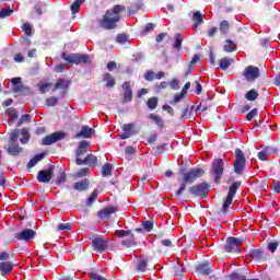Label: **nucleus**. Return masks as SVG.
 <instances>
[{"instance_id": "obj_1", "label": "nucleus", "mask_w": 280, "mask_h": 280, "mask_svg": "<svg viewBox=\"0 0 280 280\" xmlns=\"http://www.w3.org/2000/svg\"><path fill=\"white\" fill-rule=\"evenodd\" d=\"M201 176H205L203 168H190L188 172L183 173L182 184L178 190L175 192L176 198H180L185 189H187V185L196 183V180H198V178Z\"/></svg>"}, {"instance_id": "obj_2", "label": "nucleus", "mask_w": 280, "mask_h": 280, "mask_svg": "<svg viewBox=\"0 0 280 280\" xmlns=\"http://www.w3.org/2000/svg\"><path fill=\"white\" fill-rule=\"evenodd\" d=\"M242 187V182H234L229 188L228 196L225 200L223 201L221 213L225 215V213H229V207L233 205V198H235V195L237 194V189Z\"/></svg>"}, {"instance_id": "obj_3", "label": "nucleus", "mask_w": 280, "mask_h": 280, "mask_svg": "<svg viewBox=\"0 0 280 280\" xmlns=\"http://www.w3.org/2000/svg\"><path fill=\"white\" fill-rule=\"evenodd\" d=\"M121 21V15H110V12H105L98 24L103 30H117V23Z\"/></svg>"}, {"instance_id": "obj_4", "label": "nucleus", "mask_w": 280, "mask_h": 280, "mask_svg": "<svg viewBox=\"0 0 280 280\" xmlns=\"http://www.w3.org/2000/svg\"><path fill=\"white\" fill-rule=\"evenodd\" d=\"M211 174L213 176V182L215 185H220L222 176H224V160L214 159L211 163Z\"/></svg>"}, {"instance_id": "obj_5", "label": "nucleus", "mask_w": 280, "mask_h": 280, "mask_svg": "<svg viewBox=\"0 0 280 280\" xmlns=\"http://www.w3.org/2000/svg\"><path fill=\"white\" fill-rule=\"evenodd\" d=\"M61 58L70 65H89V62H91V56L82 54L67 55V52H62Z\"/></svg>"}, {"instance_id": "obj_6", "label": "nucleus", "mask_w": 280, "mask_h": 280, "mask_svg": "<svg viewBox=\"0 0 280 280\" xmlns=\"http://www.w3.org/2000/svg\"><path fill=\"white\" fill-rule=\"evenodd\" d=\"M234 156V172L237 176H242L246 167V156L244 155V152L241 151V149H235Z\"/></svg>"}, {"instance_id": "obj_7", "label": "nucleus", "mask_w": 280, "mask_h": 280, "mask_svg": "<svg viewBox=\"0 0 280 280\" xmlns=\"http://www.w3.org/2000/svg\"><path fill=\"white\" fill-rule=\"evenodd\" d=\"M116 237H126L121 241V245L126 246V248H130L132 246H137V240H135V234L130 230H116L114 232Z\"/></svg>"}, {"instance_id": "obj_8", "label": "nucleus", "mask_w": 280, "mask_h": 280, "mask_svg": "<svg viewBox=\"0 0 280 280\" xmlns=\"http://www.w3.org/2000/svg\"><path fill=\"white\" fill-rule=\"evenodd\" d=\"M189 192L197 198H208L209 196V185L207 182L194 185L189 188Z\"/></svg>"}, {"instance_id": "obj_9", "label": "nucleus", "mask_w": 280, "mask_h": 280, "mask_svg": "<svg viewBox=\"0 0 280 280\" xmlns=\"http://www.w3.org/2000/svg\"><path fill=\"white\" fill-rule=\"evenodd\" d=\"M14 240L18 242H32L36 237V231L32 229H25L21 232H16L13 234Z\"/></svg>"}, {"instance_id": "obj_10", "label": "nucleus", "mask_w": 280, "mask_h": 280, "mask_svg": "<svg viewBox=\"0 0 280 280\" xmlns=\"http://www.w3.org/2000/svg\"><path fill=\"white\" fill-rule=\"evenodd\" d=\"M67 135L62 131H56L54 133H50L46 136L42 140V145H54V143H58V141H62Z\"/></svg>"}, {"instance_id": "obj_11", "label": "nucleus", "mask_w": 280, "mask_h": 280, "mask_svg": "<svg viewBox=\"0 0 280 280\" xmlns=\"http://www.w3.org/2000/svg\"><path fill=\"white\" fill-rule=\"evenodd\" d=\"M240 244H242V240L237 237H228L224 244L225 253H240Z\"/></svg>"}, {"instance_id": "obj_12", "label": "nucleus", "mask_w": 280, "mask_h": 280, "mask_svg": "<svg viewBox=\"0 0 280 280\" xmlns=\"http://www.w3.org/2000/svg\"><path fill=\"white\" fill-rule=\"evenodd\" d=\"M117 206H110L107 208H103L102 210L97 211L96 215L100 218V220H104L105 222H109L110 218H113V213H116L118 211Z\"/></svg>"}, {"instance_id": "obj_13", "label": "nucleus", "mask_w": 280, "mask_h": 280, "mask_svg": "<svg viewBox=\"0 0 280 280\" xmlns=\"http://www.w3.org/2000/svg\"><path fill=\"white\" fill-rule=\"evenodd\" d=\"M92 246L97 253H104L108 248V241L100 235L92 237Z\"/></svg>"}, {"instance_id": "obj_14", "label": "nucleus", "mask_w": 280, "mask_h": 280, "mask_svg": "<svg viewBox=\"0 0 280 280\" xmlns=\"http://www.w3.org/2000/svg\"><path fill=\"white\" fill-rule=\"evenodd\" d=\"M243 75L247 82H255V80H257V78L260 75L259 68L255 66H247L243 72Z\"/></svg>"}, {"instance_id": "obj_15", "label": "nucleus", "mask_w": 280, "mask_h": 280, "mask_svg": "<svg viewBox=\"0 0 280 280\" xmlns=\"http://www.w3.org/2000/svg\"><path fill=\"white\" fill-rule=\"evenodd\" d=\"M196 272L198 277H209L213 272V267H211V262L205 261L196 267Z\"/></svg>"}, {"instance_id": "obj_16", "label": "nucleus", "mask_w": 280, "mask_h": 280, "mask_svg": "<svg viewBox=\"0 0 280 280\" xmlns=\"http://www.w3.org/2000/svg\"><path fill=\"white\" fill-rule=\"evenodd\" d=\"M54 166H50L48 170H42L37 174L38 183H51L54 178Z\"/></svg>"}, {"instance_id": "obj_17", "label": "nucleus", "mask_w": 280, "mask_h": 280, "mask_svg": "<svg viewBox=\"0 0 280 280\" xmlns=\"http://www.w3.org/2000/svg\"><path fill=\"white\" fill-rule=\"evenodd\" d=\"M77 165H89V167H96L97 166V156L94 154H88L85 159L77 158L75 159Z\"/></svg>"}, {"instance_id": "obj_18", "label": "nucleus", "mask_w": 280, "mask_h": 280, "mask_svg": "<svg viewBox=\"0 0 280 280\" xmlns=\"http://www.w3.org/2000/svg\"><path fill=\"white\" fill-rule=\"evenodd\" d=\"M93 135H95V129L89 126H83L81 131L75 133L74 139H91Z\"/></svg>"}, {"instance_id": "obj_19", "label": "nucleus", "mask_w": 280, "mask_h": 280, "mask_svg": "<svg viewBox=\"0 0 280 280\" xmlns=\"http://www.w3.org/2000/svg\"><path fill=\"white\" fill-rule=\"evenodd\" d=\"M277 149L272 147H265L260 152H258V159L260 161H267L269 156H272V154H277Z\"/></svg>"}, {"instance_id": "obj_20", "label": "nucleus", "mask_w": 280, "mask_h": 280, "mask_svg": "<svg viewBox=\"0 0 280 280\" xmlns=\"http://www.w3.org/2000/svg\"><path fill=\"white\" fill-rule=\"evenodd\" d=\"M122 89H124V104L128 102H132V88H130V82L125 81L122 83Z\"/></svg>"}, {"instance_id": "obj_21", "label": "nucleus", "mask_w": 280, "mask_h": 280, "mask_svg": "<svg viewBox=\"0 0 280 280\" xmlns=\"http://www.w3.org/2000/svg\"><path fill=\"white\" fill-rule=\"evenodd\" d=\"M249 255L252 259H255L256 261H266L268 259L264 249H252Z\"/></svg>"}, {"instance_id": "obj_22", "label": "nucleus", "mask_w": 280, "mask_h": 280, "mask_svg": "<svg viewBox=\"0 0 280 280\" xmlns=\"http://www.w3.org/2000/svg\"><path fill=\"white\" fill-rule=\"evenodd\" d=\"M135 129V124H126L122 126L124 133L119 135V139H130L135 132L132 131Z\"/></svg>"}, {"instance_id": "obj_23", "label": "nucleus", "mask_w": 280, "mask_h": 280, "mask_svg": "<svg viewBox=\"0 0 280 280\" xmlns=\"http://www.w3.org/2000/svg\"><path fill=\"white\" fill-rule=\"evenodd\" d=\"M12 270H14V264L11 261L5 260L0 262V275H2V277H5V275L12 272Z\"/></svg>"}, {"instance_id": "obj_24", "label": "nucleus", "mask_w": 280, "mask_h": 280, "mask_svg": "<svg viewBox=\"0 0 280 280\" xmlns=\"http://www.w3.org/2000/svg\"><path fill=\"white\" fill-rule=\"evenodd\" d=\"M7 152L11 156H19V154L23 152V148H20L19 143L12 142V143H9V148L7 149Z\"/></svg>"}, {"instance_id": "obj_25", "label": "nucleus", "mask_w": 280, "mask_h": 280, "mask_svg": "<svg viewBox=\"0 0 280 280\" xmlns=\"http://www.w3.org/2000/svg\"><path fill=\"white\" fill-rule=\"evenodd\" d=\"M91 183L89 182V179H81L80 182L74 183L73 185V189L75 191H86V189H89Z\"/></svg>"}, {"instance_id": "obj_26", "label": "nucleus", "mask_w": 280, "mask_h": 280, "mask_svg": "<svg viewBox=\"0 0 280 280\" xmlns=\"http://www.w3.org/2000/svg\"><path fill=\"white\" fill-rule=\"evenodd\" d=\"M86 152H89V141H81L75 152L77 159H80V156H83Z\"/></svg>"}, {"instance_id": "obj_27", "label": "nucleus", "mask_w": 280, "mask_h": 280, "mask_svg": "<svg viewBox=\"0 0 280 280\" xmlns=\"http://www.w3.org/2000/svg\"><path fill=\"white\" fill-rule=\"evenodd\" d=\"M237 49V43L233 42L232 39H225V44L223 45V50L225 54H233Z\"/></svg>"}, {"instance_id": "obj_28", "label": "nucleus", "mask_w": 280, "mask_h": 280, "mask_svg": "<svg viewBox=\"0 0 280 280\" xmlns=\"http://www.w3.org/2000/svg\"><path fill=\"white\" fill-rule=\"evenodd\" d=\"M219 31L222 36H226L229 32H231V23L229 21L223 20L219 23Z\"/></svg>"}, {"instance_id": "obj_29", "label": "nucleus", "mask_w": 280, "mask_h": 280, "mask_svg": "<svg viewBox=\"0 0 280 280\" xmlns=\"http://www.w3.org/2000/svg\"><path fill=\"white\" fill-rule=\"evenodd\" d=\"M106 12H109L110 16H119L121 12H126V5L116 4L112 9L107 10Z\"/></svg>"}, {"instance_id": "obj_30", "label": "nucleus", "mask_w": 280, "mask_h": 280, "mask_svg": "<svg viewBox=\"0 0 280 280\" xmlns=\"http://www.w3.org/2000/svg\"><path fill=\"white\" fill-rule=\"evenodd\" d=\"M192 21L195 30H198V25H202V23H205V18L202 16V13H200V11H196L192 14Z\"/></svg>"}, {"instance_id": "obj_31", "label": "nucleus", "mask_w": 280, "mask_h": 280, "mask_svg": "<svg viewBox=\"0 0 280 280\" xmlns=\"http://www.w3.org/2000/svg\"><path fill=\"white\" fill-rule=\"evenodd\" d=\"M45 159V153H38V154H36L33 159H31L30 161H28V163L26 164V167L28 168V170H32V167H35V165L37 164V163H39V161H43Z\"/></svg>"}, {"instance_id": "obj_32", "label": "nucleus", "mask_w": 280, "mask_h": 280, "mask_svg": "<svg viewBox=\"0 0 280 280\" xmlns=\"http://www.w3.org/2000/svg\"><path fill=\"white\" fill-rule=\"evenodd\" d=\"M174 40H175V43L173 44V48L174 49H183V42L185 40V36L183 35V33H177L174 36Z\"/></svg>"}, {"instance_id": "obj_33", "label": "nucleus", "mask_w": 280, "mask_h": 280, "mask_svg": "<svg viewBox=\"0 0 280 280\" xmlns=\"http://www.w3.org/2000/svg\"><path fill=\"white\" fill-rule=\"evenodd\" d=\"M185 272H186L185 265L177 262L173 266V273L175 275V277L182 278L183 275H185Z\"/></svg>"}, {"instance_id": "obj_34", "label": "nucleus", "mask_w": 280, "mask_h": 280, "mask_svg": "<svg viewBox=\"0 0 280 280\" xmlns=\"http://www.w3.org/2000/svg\"><path fill=\"white\" fill-rule=\"evenodd\" d=\"M235 62L233 59H229L226 57L220 59L219 61V67L222 71H226V69H229V67H231V65Z\"/></svg>"}, {"instance_id": "obj_35", "label": "nucleus", "mask_w": 280, "mask_h": 280, "mask_svg": "<svg viewBox=\"0 0 280 280\" xmlns=\"http://www.w3.org/2000/svg\"><path fill=\"white\" fill-rule=\"evenodd\" d=\"M257 97H259V92H257L255 89H252L245 93V100H247V102H255Z\"/></svg>"}, {"instance_id": "obj_36", "label": "nucleus", "mask_w": 280, "mask_h": 280, "mask_svg": "<svg viewBox=\"0 0 280 280\" xmlns=\"http://www.w3.org/2000/svg\"><path fill=\"white\" fill-rule=\"evenodd\" d=\"M103 82H106L107 89H113L116 84L115 78L108 72L103 75Z\"/></svg>"}, {"instance_id": "obj_37", "label": "nucleus", "mask_w": 280, "mask_h": 280, "mask_svg": "<svg viewBox=\"0 0 280 280\" xmlns=\"http://www.w3.org/2000/svg\"><path fill=\"white\" fill-rule=\"evenodd\" d=\"M71 82L65 79H58L57 83L55 84L54 91H58L59 89H69Z\"/></svg>"}, {"instance_id": "obj_38", "label": "nucleus", "mask_w": 280, "mask_h": 280, "mask_svg": "<svg viewBox=\"0 0 280 280\" xmlns=\"http://www.w3.org/2000/svg\"><path fill=\"white\" fill-rule=\"evenodd\" d=\"M149 118L154 121V124H156L158 127L160 128H165V121H163V118H161L160 116L158 115H154V114H150L149 115Z\"/></svg>"}, {"instance_id": "obj_39", "label": "nucleus", "mask_w": 280, "mask_h": 280, "mask_svg": "<svg viewBox=\"0 0 280 280\" xmlns=\"http://www.w3.org/2000/svg\"><path fill=\"white\" fill-rule=\"evenodd\" d=\"M84 1L86 0H74L70 7V10L72 12V14H78V12H80V7L82 5V3H84Z\"/></svg>"}, {"instance_id": "obj_40", "label": "nucleus", "mask_w": 280, "mask_h": 280, "mask_svg": "<svg viewBox=\"0 0 280 280\" xmlns=\"http://www.w3.org/2000/svg\"><path fill=\"white\" fill-rule=\"evenodd\" d=\"M147 106L148 108H150V110L156 109V107L159 106V97L156 96L150 97L147 102Z\"/></svg>"}, {"instance_id": "obj_41", "label": "nucleus", "mask_w": 280, "mask_h": 280, "mask_svg": "<svg viewBox=\"0 0 280 280\" xmlns=\"http://www.w3.org/2000/svg\"><path fill=\"white\" fill-rule=\"evenodd\" d=\"M21 135H22V138L20 139L21 143L25 144V143H30V131H27L26 128H23L21 130Z\"/></svg>"}, {"instance_id": "obj_42", "label": "nucleus", "mask_w": 280, "mask_h": 280, "mask_svg": "<svg viewBox=\"0 0 280 280\" xmlns=\"http://www.w3.org/2000/svg\"><path fill=\"white\" fill-rule=\"evenodd\" d=\"M112 172H113V164H110V163L104 164V166L102 168V175L110 176Z\"/></svg>"}, {"instance_id": "obj_43", "label": "nucleus", "mask_w": 280, "mask_h": 280, "mask_svg": "<svg viewBox=\"0 0 280 280\" xmlns=\"http://www.w3.org/2000/svg\"><path fill=\"white\" fill-rule=\"evenodd\" d=\"M11 121H16V119H19V113L16 112L15 108H12L10 107L8 110H7Z\"/></svg>"}, {"instance_id": "obj_44", "label": "nucleus", "mask_w": 280, "mask_h": 280, "mask_svg": "<svg viewBox=\"0 0 280 280\" xmlns=\"http://www.w3.org/2000/svg\"><path fill=\"white\" fill-rule=\"evenodd\" d=\"M145 268H148V260L147 259L139 260L137 265V270H139V272H145Z\"/></svg>"}, {"instance_id": "obj_45", "label": "nucleus", "mask_w": 280, "mask_h": 280, "mask_svg": "<svg viewBox=\"0 0 280 280\" xmlns=\"http://www.w3.org/2000/svg\"><path fill=\"white\" fill-rule=\"evenodd\" d=\"M97 196H98V192L97 190H93L91 196L88 198L86 200V205L88 207H91V205H93V202H95V200H97Z\"/></svg>"}, {"instance_id": "obj_46", "label": "nucleus", "mask_w": 280, "mask_h": 280, "mask_svg": "<svg viewBox=\"0 0 280 280\" xmlns=\"http://www.w3.org/2000/svg\"><path fill=\"white\" fill-rule=\"evenodd\" d=\"M25 121H27V122L32 121V116H30V114H24L20 117V119L18 121V127L23 126V124H25Z\"/></svg>"}, {"instance_id": "obj_47", "label": "nucleus", "mask_w": 280, "mask_h": 280, "mask_svg": "<svg viewBox=\"0 0 280 280\" xmlns=\"http://www.w3.org/2000/svg\"><path fill=\"white\" fill-rule=\"evenodd\" d=\"M128 35L126 33L118 34L116 36V43H119L120 45H124V43H128Z\"/></svg>"}, {"instance_id": "obj_48", "label": "nucleus", "mask_w": 280, "mask_h": 280, "mask_svg": "<svg viewBox=\"0 0 280 280\" xmlns=\"http://www.w3.org/2000/svg\"><path fill=\"white\" fill-rule=\"evenodd\" d=\"M14 14V11L10 8H4L0 11V19H5V16H12Z\"/></svg>"}, {"instance_id": "obj_49", "label": "nucleus", "mask_w": 280, "mask_h": 280, "mask_svg": "<svg viewBox=\"0 0 280 280\" xmlns=\"http://www.w3.org/2000/svg\"><path fill=\"white\" fill-rule=\"evenodd\" d=\"M156 79V73H154V71L152 70H148L144 73V80H147V82H153V80Z\"/></svg>"}, {"instance_id": "obj_50", "label": "nucleus", "mask_w": 280, "mask_h": 280, "mask_svg": "<svg viewBox=\"0 0 280 280\" xmlns=\"http://www.w3.org/2000/svg\"><path fill=\"white\" fill-rule=\"evenodd\" d=\"M65 183H67V173L61 172L56 180V185H65Z\"/></svg>"}, {"instance_id": "obj_51", "label": "nucleus", "mask_w": 280, "mask_h": 280, "mask_svg": "<svg viewBox=\"0 0 280 280\" xmlns=\"http://www.w3.org/2000/svg\"><path fill=\"white\" fill-rule=\"evenodd\" d=\"M71 223H60L58 224L56 231L60 232V231H71Z\"/></svg>"}, {"instance_id": "obj_52", "label": "nucleus", "mask_w": 280, "mask_h": 280, "mask_svg": "<svg viewBox=\"0 0 280 280\" xmlns=\"http://www.w3.org/2000/svg\"><path fill=\"white\" fill-rule=\"evenodd\" d=\"M19 141V129H15L11 132L9 143H16Z\"/></svg>"}, {"instance_id": "obj_53", "label": "nucleus", "mask_w": 280, "mask_h": 280, "mask_svg": "<svg viewBox=\"0 0 280 280\" xmlns=\"http://www.w3.org/2000/svg\"><path fill=\"white\" fill-rule=\"evenodd\" d=\"M142 228L144 229V231H148V233H150V231L154 229V221H144L142 223Z\"/></svg>"}, {"instance_id": "obj_54", "label": "nucleus", "mask_w": 280, "mask_h": 280, "mask_svg": "<svg viewBox=\"0 0 280 280\" xmlns=\"http://www.w3.org/2000/svg\"><path fill=\"white\" fill-rule=\"evenodd\" d=\"M45 8V3L43 2H38L35 4L34 10L36 12V14H38V16H40L44 12L43 9Z\"/></svg>"}, {"instance_id": "obj_55", "label": "nucleus", "mask_w": 280, "mask_h": 280, "mask_svg": "<svg viewBox=\"0 0 280 280\" xmlns=\"http://www.w3.org/2000/svg\"><path fill=\"white\" fill-rule=\"evenodd\" d=\"M22 30L26 36H32V24L24 23Z\"/></svg>"}, {"instance_id": "obj_56", "label": "nucleus", "mask_w": 280, "mask_h": 280, "mask_svg": "<svg viewBox=\"0 0 280 280\" xmlns=\"http://www.w3.org/2000/svg\"><path fill=\"white\" fill-rule=\"evenodd\" d=\"M46 104L48 106H56L58 104V97L50 96V97L46 98Z\"/></svg>"}, {"instance_id": "obj_57", "label": "nucleus", "mask_w": 280, "mask_h": 280, "mask_svg": "<svg viewBox=\"0 0 280 280\" xmlns=\"http://www.w3.org/2000/svg\"><path fill=\"white\" fill-rule=\"evenodd\" d=\"M257 117V108L252 109L247 115H246V120L247 121H253Z\"/></svg>"}, {"instance_id": "obj_58", "label": "nucleus", "mask_w": 280, "mask_h": 280, "mask_svg": "<svg viewBox=\"0 0 280 280\" xmlns=\"http://www.w3.org/2000/svg\"><path fill=\"white\" fill-rule=\"evenodd\" d=\"M170 86V83L167 81H162L160 84H156L154 86L155 91H163V89H167Z\"/></svg>"}, {"instance_id": "obj_59", "label": "nucleus", "mask_w": 280, "mask_h": 280, "mask_svg": "<svg viewBox=\"0 0 280 280\" xmlns=\"http://www.w3.org/2000/svg\"><path fill=\"white\" fill-rule=\"evenodd\" d=\"M25 89H26L25 85H23L21 83L12 86L13 93H23V91H25Z\"/></svg>"}, {"instance_id": "obj_60", "label": "nucleus", "mask_w": 280, "mask_h": 280, "mask_svg": "<svg viewBox=\"0 0 280 280\" xmlns=\"http://www.w3.org/2000/svg\"><path fill=\"white\" fill-rule=\"evenodd\" d=\"M161 244H162V246H165V248H173L174 247V243L172 242L171 238L162 240Z\"/></svg>"}, {"instance_id": "obj_61", "label": "nucleus", "mask_w": 280, "mask_h": 280, "mask_svg": "<svg viewBox=\"0 0 280 280\" xmlns=\"http://www.w3.org/2000/svg\"><path fill=\"white\" fill-rule=\"evenodd\" d=\"M90 279L91 280H106V278H104V276H100V273L92 271L90 273Z\"/></svg>"}, {"instance_id": "obj_62", "label": "nucleus", "mask_w": 280, "mask_h": 280, "mask_svg": "<svg viewBox=\"0 0 280 280\" xmlns=\"http://www.w3.org/2000/svg\"><path fill=\"white\" fill-rule=\"evenodd\" d=\"M184 98H185V96L182 93L175 94L174 100L170 101V104H172V105L178 104V102H180Z\"/></svg>"}, {"instance_id": "obj_63", "label": "nucleus", "mask_w": 280, "mask_h": 280, "mask_svg": "<svg viewBox=\"0 0 280 280\" xmlns=\"http://www.w3.org/2000/svg\"><path fill=\"white\" fill-rule=\"evenodd\" d=\"M277 248H279L278 242H270L268 244V250H270V253H275L277 250Z\"/></svg>"}, {"instance_id": "obj_64", "label": "nucleus", "mask_w": 280, "mask_h": 280, "mask_svg": "<svg viewBox=\"0 0 280 280\" xmlns=\"http://www.w3.org/2000/svg\"><path fill=\"white\" fill-rule=\"evenodd\" d=\"M89 167L81 168L80 172L77 173L79 178H83V176H89Z\"/></svg>"}]
</instances>
